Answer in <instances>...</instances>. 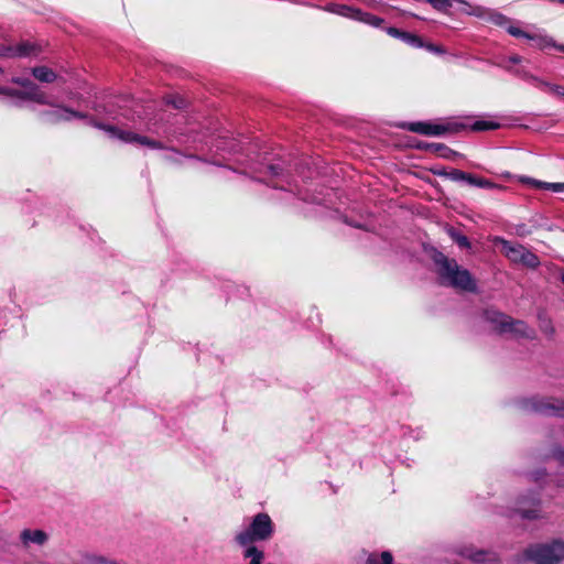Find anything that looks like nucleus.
I'll return each mask as SVG.
<instances>
[{
	"instance_id": "obj_1",
	"label": "nucleus",
	"mask_w": 564,
	"mask_h": 564,
	"mask_svg": "<svg viewBox=\"0 0 564 564\" xmlns=\"http://www.w3.org/2000/svg\"><path fill=\"white\" fill-rule=\"evenodd\" d=\"M433 261L443 285L468 292L476 290V282L470 272L460 267L455 259H451L442 252H435Z\"/></svg>"
},
{
	"instance_id": "obj_2",
	"label": "nucleus",
	"mask_w": 564,
	"mask_h": 564,
	"mask_svg": "<svg viewBox=\"0 0 564 564\" xmlns=\"http://www.w3.org/2000/svg\"><path fill=\"white\" fill-rule=\"evenodd\" d=\"M523 560L534 564H555L564 561V542L554 540L528 546L523 551Z\"/></svg>"
},
{
	"instance_id": "obj_3",
	"label": "nucleus",
	"mask_w": 564,
	"mask_h": 564,
	"mask_svg": "<svg viewBox=\"0 0 564 564\" xmlns=\"http://www.w3.org/2000/svg\"><path fill=\"white\" fill-rule=\"evenodd\" d=\"M519 408L527 413L564 417V400L551 397H532L519 402Z\"/></svg>"
},
{
	"instance_id": "obj_4",
	"label": "nucleus",
	"mask_w": 564,
	"mask_h": 564,
	"mask_svg": "<svg viewBox=\"0 0 564 564\" xmlns=\"http://www.w3.org/2000/svg\"><path fill=\"white\" fill-rule=\"evenodd\" d=\"M273 532L271 518L267 513H258L253 517L249 527L236 536L240 545H248L254 541L268 540Z\"/></svg>"
},
{
	"instance_id": "obj_5",
	"label": "nucleus",
	"mask_w": 564,
	"mask_h": 564,
	"mask_svg": "<svg viewBox=\"0 0 564 564\" xmlns=\"http://www.w3.org/2000/svg\"><path fill=\"white\" fill-rule=\"evenodd\" d=\"M501 246L503 254L514 263L531 269H535L540 264L539 258L521 245H512L507 240H501Z\"/></svg>"
},
{
	"instance_id": "obj_6",
	"label": "nucleus",
	"mask_w": 564,
	"mask_h": 564,
	"mask_svg": "<svg viewBox=\"0 0 564 564\" xmlns=\"http://www.w3.org/2000/svg\"><path fill=\"white\" fill-rule=\"evenodd\" d=\"M487 318L495 323L501 332H511L523 337H532L533 330L522 321H514L499 312H487Z\"/></svg>"
},
{
	"instance_id": "obj_7",
	"label": "nucleus",
	"mask_w": 564,
	"mask_h": 564,
	"mask_svg": "<svg viewBox=\"0 0 564 564\" xmlns=\"http://www.w3.org/2000/svg\"><path fill=\"white\" fill-rule=\"evenodd\" d=\"M455 552L462 560H468L475 563H494L500 561L494 551L476 550L473 546H459Z\"/></svg>"
},
{
	"instance_id": "obj_8",
	"label": "nucleus",
	"mask_w": 564,
	"mask_h": 564,
	"mask_svg": "<svg viewBox=\"0 0 564 564\" xmlns=\"http://www.w3.org/2000/svg\"><path fill=\"white\" fill-rule=\"evenodd\" d=\"M96 127L110 132L111 135L117 137L126 142H138L140 144L148 145L151 148H161V144L159 142L151 140L147 137L138 135L133 132L120 131V130L116 129L115 127H110V126L106 127V126H101V124H96Z\"/></svg>"
},
{
	"instance_id": "obj_9",
	"label": "nucleus",
	"mask_w": 564,
	"mask_h": 564,
	"mask_svg": "<svg viewBox=\"0 0 564 564\" xmlns=\"http://www.w3.org/2000/svg\"><path fill=\"white\" fill-rule=\"evenodd\" d=\"M48 540V534L40 529H24L20 533V542L24 549H30L32 545L42 546Z\"/></svg>"
},
{
	"instance_id": "obj_10",
	"label": "nucleus",
	"mask_w": 564,
	"mask_h": 564,
	"mask_svg": "<svg viewBox=\"0 0 564 564\" xmlns=\"http://www.w3.org/2000/svg\"><path fill=\"white\" fill-rule=\"evenodd\" d=\"M0 95H6L9 97H17L20 99H28L33 100L41 105H46L48 101L46 100V97L41 91H21L18 89L7 88V87H0Z\"/></svg>"
},
{
	"instance_id": "obj_11",
	"label": "nucleus",
	"mask_w": 564,
	"mask_h": 564,
	"mask_svg": "<svg viewBox=\"0 0 564 564\" xmlns=\"http://www.w3.org/2000/svg\"><path fill=\"white\" fill-rule=\"evenodd\" d=\"M508 33L512 36H516V37H525L528 40H533V41H536V45L540 47V48H544L546 46H555L556 45L552 42L551 39H547V37H543V36H535V35H532V34H529L522 30H520L519 28H516V26H508L507 29ZM558 50L561 51H564V47L563 46H557Z\"/></svg>"
},
{
	"instance_id": "obj_12",
	"label": "nucleus",
	"mask_w": 564,
	"mask_h": 564,
	"mask_svg": "<svg viewBox=\"0 0 564 564\" xmlns=\"http://www.w3.org/2000/svg\"><path fill=\"white\" fill-rule=\"evenodd\" d=\"M408 129L412 132L426 134V135H440L447 131V128L438 124H430L425 122H412Z\"/></svg>"
},
{
	"instance_id": "obj_13",
	"label": "nucleus",
	"mask_w": 564,
	"mask_h": 564,
	"mask_svg": "<svg viewBox=\"0 0 564 564\" xmlns=\"http://www.w3.org/2000/svg\"><path fill=\"white\" fill-rule=\"evenodd\" d=\"M50 122H58L61 120H70L72 118H85V116L80 112L74 111L68 108H57L52 111H47L44 113Z\"/></svg>"
},
{
	"instance_id": "obj_14",
	"label": "nucleus",
	"mask_w": 564,
	"mask_h": 564,
	"mask_svg": "<svg viewBox=\"0 0 564 564\" xmlns=\"http://www.w3.org/2000/svg\"><path fill=\"white\" fill-rule=\"evenodd\" d=\"M32 74L36 79L43 83H52L56 79V74L45 66L34 67Z\"/></svg>"
},
{
	"instance_id": "obj_15",
	"label": "nucleus",
	"mask_w": 564,
	"mask_h": 564,
	"mask_svg": "<svg viewBox=\"0 0 564 564\" xmlns=\"http://www.w3.org/2000/svg\"><path fill=\"white\" fill-rule=\"evenodd\" d=\"M527 182L531 184L534 187L549 189L555 193H562L564 192V182L563 183H546L541 182L532 178H528Z\"/></svg>"
},
{
	"instance_id": "obj_16",
	"label": "nucleus",
	"mask_w": 564,
	"mask_h": 564,
	"mask_svg": "<svg viewBox=\"0 0 564 564\" xmlns=\"http://www.w3.org/2000/svg\"><path fill=\"white\" fill-rule=\"evenodd\" d=\"M486 21L498 26H506L510 22V19L502 13L490 9Z\"/></svg>"
},
{
	"instance_id": "obj_17",
	"label": "nucleus",
	"mask_w": 564,
	"mask_h": 564,
	"mask_svg": "<svg viewBox=\"0 0 564 564\" xmlns=\"http://www.w3.org/2000/svg\"><path fill=\"white\" fill-rule=\"evenodd\" d=\"M18 57H26L31 55H36L39 52V47L29 42H22L18 44Z\"/></svg>"
},
{
	"instance_id": "obj_18",
	"label": "nucleus",
	"mask_w": 564,
	"mask_h": 564,
	"mask_svg": "<svg viewBox=\"0 0 564 564\" xmlns=\"http://www.w3.org/2000/svg\"><path fill=\"white\" fill-rule=\"evenodd\" d=\"M447 234L460 248H470V242L468 238L465 235L457 231L455 228H448Z\"/></svg>"
},
{
	"instance_id": "obj_19",
	"label": "nucleus",
	"mask_w": 564,
	"mask_h": 564,
	"mask_svg": "<svg viewBox=\"0 0 564 564\" xmlns=\"http://www.w3.org/2000/svg\"><path fill=\"white\" fill-rule=\"evenodd\" d=\"M438 175L443 176L445 178H448L451 181H454V182H460V181L465 182L466 172H463L457 169H452L451 171L438 172Z\"/></svg>"
},
{
	"instance_id": "obj_20",
	"label": "nucleus",
	"mask_w": 564,
	"mask_h": 564,
	"mask_svg": "<svg viewBox=\"0 0 564 564\" xmlns=\"http://www.w3.org/2000/svg\"><path fill=\"white\" fill-rule=\"evenodd\" d=\"M464 4L468 6V8H469V10L465 11L467 14L475 15L477 18H480V19L485 20V21L487 20V17H488V13H489L490 9H487V8H484V7H480V6L471 7L467 2H465Z\"/></svg>"
},
{
	"instance_id": "obj_21",
	"label": "nucleus",
	"mask_w": 564,
	"mask_h": 564,
	"mask_svg": "<svg viewBox=\"0 0 564 564\" xmlns=\"http://www.w3.org/2000/svg\"><path fill=\"white\" fill-rule=\"evenodd\" d=\"M245 557L250 558L249 564H260V562L263 557V554L256 546H249L245 551Z\"/></svg>"
},
{
	"instance_id": "obj_22",
	"label": "nucleus",
	"mask_w": 564,
	"mask_h": 564,
	"mask_svg": "<svg viewBox=\"0 0 564 564\" xmlns=\"http://www.w3.org/2000/svg\"><path fill=\"white\" fill-rule=\"evenodd\" d=\"M18 44H1L0 45V57L2 58H15L18 57Z\"/></svg>"
},
{
	"instance_id": "obj_23",
	"label": "nucleus",
	"mask_w": 564,
	"mask_h": 564,
	"mask_svg": "<svg viewBox=\"0 0 564 564\" xmlns=\"http://www.w3.org/2000/svg\"><path fill=\"white\" fill-rule=\"evenodd\" d=\"M13 84L20 85L25 88L24 91H39L37 87L30 80L22 77H13L11 79Z\"/></svg>"
},
{
	"instance_id": "obj_24",
	"label": "nucleus",
	"mask_w": 564,
	"mask_h": 564,
	"mask_svg": "<svg viewBox=\"0 0 564 564\" xmlns=\"http://www.w3.org/2000/svg\"><path fill=\"white\" fill-rule=\"evenodd\" d=\"M499 127L498 123L490 122V121H476L471 126V130L474 131H485V130H492L497 129Z\"/></svg>"
},
{
	"instance_id": "obj_25",
	"label": "nucleus",
	"mask_w": 564,
	"mask_h": 564,
	"mask_svg": "<svg viewBox=\"0 0 564 564\" xmlns=\"http://www.w3.org/2000/svg\"><path fill=\"white\" fill-rule=\"evenodd\" d=\"M84 562L88 564H107V561L101 555H98L96 553H85L83 558Z\"/></svg>"
},
{
	"instance_id": "obj_26",
	"label": "nucleus",
	"mask_w": 564,
	"mask_h": 564,
	"mask_svg": "<svg viewBox=\"0 0 564 564\" xmlns=\"http://www.w3.org/2000/svg\"><path fill=\"white\" fill-rule=\"evenodd\" d=\"M551 457L560 465L564 466V446L554 445L551 449Z\"/></svg>"
},
{
	"instance_id": "obj_27",
	"label": "nucleus",
	"mask_w": 564,
	"mask_h": 564,
	"mask_svg": "<svg viewBox=\"0 0 564 564\" xmlns=\"http://www.w3.org/2000/svg\"><path fill=\"white\" fill-rule=\"evenodd\" d=\"M402 41H404L405 43H408L412 46H416V47L423 46V41L421 40V37L414 35V34L408 33V32H404L402 34Z\"/></svg>"
},
{
	"instance_id": "obj_28",
	"label": "nucleus",
	"mask_w": 564,
	"mask_h": 564,
	"mask_svg": "<svg viewBox=\"0 0 564 564\" xmlns=\"http://www.w3.org/2000/svg\"><path fill=\"white\" fill-rule=\"evenodd\" d=\"M517 511L521 514L522 518H525V519H535L539 516V511L535 508L527 509L522 506H519L517 508Z\"/></svg>"
},
{
	"instance_id": "obj_29",
	"label": "nucleus",
	"mask_w": 564,
	"mask_h": 564,
	"mask_svg": "<svg viewBox=\"0 0 564 564\" xmlns=\"http://www.w3.org/2000/svg\"><path fill=\"white\" fill-rule=\"evenodd\" d=\"M166 104L173 106L175 109H182L186 106L185 99L180 96L169 97Z\"/></svg>"
},
{
	"instance_id": "obj_30",
	"label": "nucleus",
	"mask_w": 564,
	"mask_h": 564,
	"mask_svg": "<svg viewBox=\"0 0 564 564\" xmlns=\"http://www.w3.org/2000/svg\"><path fill=\"white\" fill-rule=\"evenodd\" d=\"M528 82L532 83L536 87H545V88H547L550 86L549 82L543 80L542 78L536 77V76H534L532 74L530 75Z\"/></svg>"
},
{
	"instance_id": "obj_31",
	"label": "nucleus",
	"mask_w": 564,
	"mask_h": 564,
	"mask_svg": "<svg viewBox=\"0 0 564 564\" xmlns=\"http://www.w3.org/2000/svg\"><path fill=\"white\" fill-rule=\"evenodd\" d=\"M480 178L481 177H479L477 175L466 173L465 182L471 186L479 187Z\"/></svg>"
},
{
	"instance_id": "obj_32",
	"label": "nucleus",
	"mask_w": 564,
	"mask_h": 564,
	"mask_svg": "<svg viewBox=\"0 0 564 564\" xmlns=\"http://www.w3.org/2000/svg\"><path fill=\"white\" fill-rule=\"evenodd\" d=\"M547 89L557 97H564V86L554 85L550 83Z\"/></svg>"
},
{
	"instance_id": "obj_33",
	"label": "nucleus",
	"mask_w": 564,
	"mask_h": 564,
	"mask_svg": "<svg viewBox=\"0 0 564 564\" xmlns=\"http://www.w3.org/2000/svg\"><path fill=\"white\" fill-rule=\"evenodd\" d=\"M479 187L492 189V188H498L499 186L497 184L492 183L491 181L481 177L480 178V183H479Z\"/></svg>"
},
{
	"instance_id": "obj_34",
	"label": "nucleus",
	"mask_w": 564,
	"mask_h": 564,
	"mask_svg": "<svg viewBox=\"0 0 564 564\" xmlns=\"http://www.w3.org/2000/svg\"><path fill=\"white\" fill-rule=\"evenodd\" d=\"M381 564H392L393 556L390 552L384 551L380 554Z\"/></svg>"
},
{
	"instance_id": "obj_35",
	"label": "nucleus",
	"mask_w": 564,
	"mask_h": 564,
	"mask_svg": "<svg viewBox=\"0 0 564 564\" xmlns=\"http://www.w3.org/2000/svg\"><path fill=\"white\" fill-rule=\"evenodd\" d=\"M531 476L534 481H540L541 479H543L546 476V474H545L544 469H539V470L532 473Z\"/></svg>"
},
{
	"instance_id": "obj_36",
	"label": "nucleus",
	"mask_w": 564,
	"mask_h": 564,
	"mask_svg": "<svg viewBox=\"0 0 564 564\" xmlns=\"http://www.w3.org/2000/svg\"><path fill=\"white\" fill-rule=\"evenodd\" d=\"M513 73L517 76H519V77H521V78H523L525 80H528L530 75H531L529 72H527L525 69H522V68H517V69L513 70Z\"/></svg>"
},
{
	"instance_id": "obj_37",
	"label": "nucleus",
	"mask_w": 564,
	"mask_h": 564,
	"mask_svg": "<svg viewBox=\"0 0 564 564\" xmlns=\"http://www.w3.org/2000/svg\"><path fill=\"white\" fill-rule=\"evenodd\" d=\"M403 33H404L403 31H400V30H399V29H397V28H389V29H388V34H390V35H391V36H393V37H399V39H401V40H402V34H403Z\"/></svg>"
},
{
	"instance_id": "obj_38",
	"label": "nucleus",
	"mask_w": 564,
	"mask_h": 564,
	"mask_svg": "<svg viewBox=\"0 0 564 564\" xmlns=\"http://www.w3.org/2000/svg\"><path fill=\"white\" fill-rule=\"evenodd\" d=\"M430 148L433 151H447V152H452L451 149L446 148L444 144H441V143L431 144Z\"/></svg>"
},
{
	"instance_id": "obj_39",
	"label": "nucleus",
	"mask_w": 564,
	"mask_h": 564,
	"mask_svg": "<svg viewBox=\"0 0 564 564\" xmlns=\"http://www.w3.org/2000/svg\"><path fill=\"white\" fill-rule=\"evenodd\" d=\"M366 564H379V556L377 554H368Z\"/></svg>"
},
{
	"instance_id": "obj_40",
	"label": "nucleus",
	"mask_w": 564,
	"mask_h": 564,
	"mask_svg": "<svg viewBox=\"0 0 564 564\" xmlns=\"http://www.w3.org/2000/svg\"><path fill=\"white\" fill-rule=\"evenodd\" d=\"M508 59L510 63H513V64H518L522 61L521 56H519V55H511V56H509Z\"/></svg>"
},
{
	"instance_id": "obj_41",
	"label": "nucleus",
	"mask_w": 564,
	"mask_h": 564,
	"mask_svg": "<svg viewBox=\"0 0 564 564\" xmlns=\"http://www.w3.org/2000/svg\"><path fill=\"white\" fill-rule=\"evenodd\" d=\"M269 169L273 175H279L281 172V167L279 165H271Z\"/></svg>"
},
{
	"instance_id": "obj_42",
	"label": "nucleus",
	"mask_w": 564,
	"mask_h": 564,
	"mask_svg": "<svg viewBox=\"0 0 564 564\" xmlns=\"http://www.w3.org/2000/svg\"><path fill=\"white\" fill-rule=\"evenodd\" d=\"M426 47L431 52H435V53H442L443 52L438 46H435L433 44H429Z\"/></svg>"
},
{
	"instance_id": "obj_43",
	"label": "nucleus",
	"mask_w": 564,
	"mask_h": 564,
	"mask_svg": "<svg viewBox=\"0 0 564 564\" xmlns=\"http://www.w3.org/2000/svg\"><path fill=\"white\" fill-rule=\"evenodd\" d=\"M451 154H456L455 152H447V151H442L441 155L444 156V158H449Z\"/></svg>"
},
{
	"instance_id": "obj_44",
	"label": "nucleus",
	"mask_w": 564,
	"mask_h": 564,
	"mask_svg": "<svg viewBox=\"0 0 564 564\" xmlns=\"http://www.w3.org/2000/svg\"><path fill=\"white\" fill-rule=\"evenodd\" d=\"M451 154H456L455 152H447V151H442L441 155L444 156V158H449Z\"/></svg>"
},
{
	"instance_id": "obj_45",
	"label": "nucleus",
	"mask_w": 564,
	"mask_h": 564,
	"mask_svg": "<svg viewBox=\"0 0 564 564\" xmlns=\"http://www.w3.org/2000/svg\"><path fill=\"white\" fill-rule=\"evenodd\" d=\"M381 21L380 18L373 17V24L378 25Z\"/></svg>"
},
{
	"instance_id": "obj_46",
	"label": "nucleus",
	"mask_w": 564,
	"mask_h": 564,
	"mask_svg": "<svg viewBox=\"0 0 564 564\" xmlns=\"http://www.w3.org/2000/svg\"><path fill=\"white\" fill-rule=\"evenodd\" d=\"M562 282H563V284H564V273L562 274Z\"/></svg>"
},
{
	"instance_id": "obj_47",
	"label": "nucleus",
	"mask_w": 564,
	"mask_h": 564,
	"mask_svg": "<svg viewBox=\"0 0 564 564\" xmlns=\"http://www.w3.org/2000/svg\"><path fill=\"white\" fill-rule=\"evenodd\" d=\"M0 73H2V68L0 67Z\"/></svg>"
},
{
	"instance_id": "obj_48",
	"label": "nucleus",
	"mask_w": 564,
	"mask_h": 564,
	"mask_svg": "<svg viewBox=\"0 0 564 564\" xmlns=\"http://www.w3.org/2000/svg\"><path fill=\"white\" fill-rule=\"evenodd\" d=\"M563 435H564V426H563Z\"/></svg>"
}]
</instances>
